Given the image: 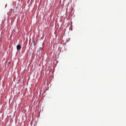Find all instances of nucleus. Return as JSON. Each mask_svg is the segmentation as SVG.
Returning <instances> with one entry per match:
<instances>
[{
	"label": "nucleus",
	"mask_w": 126,
	"mask_h": 126,
	"mask_svg": "<svg viewBox=\"0 0 126 126\" xmlns=\"http://www.w3.org/2000/svg\"><path fill=\"white\" fill-rule=\"evenodd\" d=\"M15 9H16V8Z\"/></svg>",
	"instance_id": "6"
},
{
	"label": "nucleus",
	"mask_w": 126,
	"mask_h": 126,
	"mask_svg": "<svg viewBox=\"0 0 126 126\" xmlns=\"http://www.w3.org/2000/svg\"><path fill=\"white\" fill-rule=\"evenodd\" d=\"M16 47L17 51H19L21 48L20 45L19 44H18L17 45Z\"/></svg>",
	"instance_id": "1"
},
{
	"label": "nucleus",
	"mask_w": 126,
	"mask_h": 126,
	"mask_svg": "<svg viewBox=\"0 0 126 126\" xmlns=\"http://www.w3.org/2000/svg\"><path fill=\"white\" fill-rule=\"evenodd\" d=\"M44 42H43L42 43V47H40L39 48V51H42L43 48V47H44L43 45H44Z\"/></svg>",
	"instance_id": "2"
},
{
	"label": "nucleus",
	"mask_w": 126,
	"mask_h": 126,
	"mask_svg": "<svg viewBox=\"0 0 126 126\" xmlns=\"http://www.w3.org/2000/svg\"><path fill=\"white\" fill-rule=\"evenodd\" d=\"M13 10H14V9H13Z\"/></svg>",
	"instance_id": "5"
},
{
	"label": "nucleus",
	"mask_w": 126,
	"mask_h": 126,
	"mask_svg": "<svg viewBox=\"0 0 126 126\" xmlns=\"http://www.w3.org/2000/svg\"><path fill=\"white\" fill-rule=\"evenodd\" d=\"M37 41H35L34 42L33 45L34 46H35L36 45V44H37Z\"/></svg>",
	"instance_id": "3"
},
{
	"label": "nucleus",
	"mask_w": 126,
	"mask_h": 126,
	"mask_svg": "<svg viewBox=\"0 0 126 126\" xmlns=\"http://www.w3.org/2000/svg\"><path fill=\"white\" fill-rule=\"evenodd\" d=\"M10 62H9L8 63V65H9V64H10Z\"/></svg>",
	"instance_id": "4"
}]
</instances>
